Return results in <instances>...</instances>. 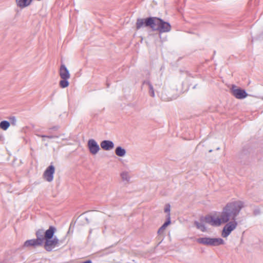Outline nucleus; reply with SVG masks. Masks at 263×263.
I'll return each mask as SVG.
<instances>
[{"mask_svg":"<svg viewBox=\"0 0 263 263\" xmlns=\"http://www.w3.org/2000/svg\"><path fill=\"white\" fill-rule=\"evenodd\" d=\"M243 207V203L241 201L229 202L223 208L219 217L215 218L213 216L207 215L202 216L201 220L213 227H219L223 223H226L221 232V236L226 238L236 229L237 226V217Z\"/></svg>","mask_w":263,"mask_h":263,"instance_id":"1","label":"nucleus"},{"mask_svg":"<svg viewBox=\"0 0 263 263\" xmlns=\"http://www.w3.org/2000/svg\"><path fill=\"white\" fill-rule=\"evenodd\" d=\"M56 231V228L52 226L46 230V239L43 245L45 250L48 252L52 251L55 247H59L63 243L62 240L59 239L57 236L54 237Z\"/></svg>","mask_w":263,"mask_h":263,"instance_id":"2","label":"nucleus"},{"mask_svg":"<svg viewBox=\"0 0 263 263\" xmlns=\"http://www.w3.org/2000/svg\"><path fill=\"white\" fill-rule=\"evenodd\" d=\"M197 243L205 246L217 247L224 243L221 238H211L208 237H199L196 239Z\"/></svg>","mask_w":263,"mask_h":263,"instance_id":"3","label":"nucleus"},{"mask_svg":"<svg viewBox=\"0 0 263 263\" xmlns=\"http://www.w3.org/2000/svg\"><path fill=\"white\" fill-rule=\"evenodd\" d=\"M155 25L153 31H158L160 33L168 32L171 30V25L161 18L155 17Z\"/></svg>","mask_w":263,"mask_h":263,"instance_id":"4","label":"nucleus"},{"mask_svg":"<svg viewBox=\"0 0 263 263\" xmlns=\"http://www.w3.org/2000/svg\"><path fill=\"white\" fill-rule=\"evenodd\" d=\"M155 17H148L145 18H138L136 23V27L139 30L143 27H149L152 30L155 25Z\"/></svg>","mask_w":263,"mask_h":263,"instance_id":"5","label":"nucleus"},{"mask_svg":"<svg viewBox=\"0 0 263 263\" xmlns=\"http://www.w3.org/2000/svg\"><path fill=\"white\" fill-rule=\"evenodd\" d=\"M232 95L238 99H243L247 97V91L240 87L233 85L230 89Z\"/></svg>","mask_w":263,"mask_h":263,"instance_id":"6","label":"nucleus"},{"mask_svg":"<svg viewBox=\"0 0 263 263\" xmlns=\"http://www.w3.org/2000/svg\"><path fill=\"white\" fill-rule=\"evenodd\" d=\"M236 161L241 165H245L247 162V147L243 145L236 157Z\"/></svg>","mask_w":263,"mask_h":263,"instance_id":"7","label":"nucleus"},{"mask_svg":"<svg viewBox=\"0 0 263 263\" xmlns=\"http://www.w3.org/2000/svg\"><path fill=\"white\" fill-rule=\"evenodd\" d=\"M55 167L52 163L48 166L43 174L44 178L48 182H51L53 179Z\"/></svg>","mask_w":263,"mask_h":263,"instance_id":"8","label":"nucleus"},{"mask_svg":"<svg viewBox=\"0 0 263 263\" xmlns=\"http://www.w3.org/2000/svg\"><path fill=\"white\" fill-rule=\"evenodd\" d=\"M87 146L90 153L92 155L97 154L100 150L99 144L95 140L91 139H89L87 143Z\"/></svg>","mask_w":263,"mask_h":263,"instance_id":"9","label":"nucleus"},{"mask_svg":"<svg viewBox=\"0 0 263 263\" xmlns=\"http://www.w3.org/2000/svg\"><path fill=\"white\" fill-rule=\"evenodd\" d=\"M46 231H44L43 229L37 230L35 232L36 238L35 239L42 246L46 239Z\"/></svg>","mask_w":263,"mask_h":263,"instance_id":"10","label":"nucleus"},{"mask_svg":"<svg viewBox=\"0 0 263 263\" xmlns=\"http://www.w3.org/2000/svg\"><path fill=\"white\" fill-rule=\"evenodd\" d=\"M41 246H42V245L35 239H31L25 241L23 247L28 248H36Z\"/></svg>","mask_w":263,"mask_h":263,"instance_id":"11","label":"nucleus"},{"mask_svg":"<svg viewBox=\"0 0 263 263\" xmlns=\"http://www.w3.org/2000/svg\"><path fill=\"white\" fill-rule=\"evenodd\" d=\"M101 147L105 151H110L114 148V143L112 141L104 140L100 143Z\"/></svg>","mask_w":263,"mask_h":263,"instance_id":"12","label":"nucleus"},{"mask_svg":"<svg viewBox=\"0 0 263 263\" xmlns=\"http://www.w3.org/2000/svg\"><path fill=\"white\" fill-rule=\"evenodd\" d=\"M59 75L61 78H70V74L65 64H62L59 69Z\"/></svg>","mask_w":263,"mask_h":263,"instance_id":"13","label":"nucleus"},{"mask_svg":"<svg viewBox=\"0 0 263 263\" xmlns=\"http://www.w3.org/2000/svg\"><path fill=\"white\" fill-rule=\"evenodd\" d=\"M166 217V220L158 230V234H159L163 233L166 228L171 223L170 214L167 215Z\"/></svg>","mask_w":263,"mask_h":263,"instance_id":"14","label":"nucleus"},{"mask_svg":"<svg viewBox=\"0 0 263 263\" xmlns=\"http://www.w3.org/2000/svg\"><path fill=\"white\" fill-rule=\"evenodd\" d=\"M32 0H16V2L18 7L21 8H24L29 6Z\"/></svg>","mask_w":263,"mask_h":263,"instance_id":"15","label":"nucleus"},{"mask_svg":"<svg viewBox=\"0 0 263 263\" xmlns=\"http://www.w3.org/2000/svg\"><path fill=\"white\" fill-rule=\"evenodd\" d=\"M143 85H147L148 86V91L149 95L152 97H155V91L152 83L148 80H145L143 82Z\"/></svg>","mask_w":263,"mask_h":263,"instance_id":"16","label":"nucleus"},{"mask_svg":"<svg viewBox=\"0 0 263 263\" xmlns=\"http://www.w3.org/2000/svg\"><path fill=\"white\" fill-rule=\"evenodd\" d=\"M202 217H201L200 218V222H198L197 221H195L194 222V224L196 226V227H197V228L199 230H200L201 231L204 232H205L206 230V228L204 225V224L203 223L204 222H205V221H202L201 220V218Z\"/></svg>","mask_w":263,"mask_h":263,"instance_id":"17","label":"nucleus"},{"mask_svg":"<svg viewBox=\"0 0 263 263\" xmlns=\"http://www.w3.org/2000/svg\"><path fill=\"white\" fill-rule=\"evenodd\" d=\"M115 154L119 157H123L126 154V150L122 147L118 146L115 149Z\"/></svg>","mask_w":263,"mask_h":263,"instance_id":"18","label":"nucleus"},{"mask_svg":"<svg viewBox=\"0 0 263 263\" xmlns=\"http://www.w3.org/2000/svg\"><path fill=\"white\" fill-rule=\"evenodd\" d=\"M62 80L59 82L60 86L62 88H65L68 87L69 85V83L68 80L69 78H61Z\"/></svg>","mask_w":263,"mask_h":263,"instance_id":"19","label":"nucleus"},{"mask_svg":"<svg viewBox=\"0 0 263 263\" xmlns=\"http://www.w3.org/2000/svg\"><path fill=\"white\" fill-rule=\"evenodd\" d=\"M10 125V122L6 120H3L0 122V128L4 130H6Z\"/></svg>","mask_w":263,"mask_h":263,"instance_id":"20","label":"nucleus"},{"mask_svg":"<svg viewBox=\"0 0 263 263\" xmlns=\"http://www.w3.org/2000/svg\"><path fill=\"white\" fill-rule=\"evenodd\" d=\"M34 134L35 135H36L37 136L39 137H42L43 138H48L49 139H53V138H59V136H53V135H39L38 134H37L36 133V130H34ZM43 141H44V139H43L42 140Z\"/></svg>","mask_w":263,"mask_h":263,"instance_id":"21","label":"nucleus"},{"mask_svg":"<svg viewBox=\"0 0 263 263\" xmlns=\"http://www.w3.org/2000/svg\"><path fill=\"white\" fill-rule=\"evenodd\" d=\"M121 177L123 180L128 181L129 177L128 174L126 172H123L121 174Z\"/></svg>","mask_w":263,"mask_h":263,"instance_id":"22","label":"nucleus"},{"mask_svg":"<svg viewBox=\"0 0 263 263\" xmlns=\"http://www.w3.org/2000/svg\"><path fill=\"white\" fill-rule=\"evenodd\" d=\"M171 206L169 204H166L164 208V212L167 213V215L170 214Z\"/></svg>","mask_w":263,"mask_h":263,"instance_id":"23","label":"nucleus"},{"mask_svg":"<svg viewBox=\"0 0 263 263\" xmlns=\"http://www.w3.org/2000/svg\"><path fill=\"white\" fill-rule=\"evenodd\" d=\"M10 122L13 125H15L16 124V120L14 116H12L9 118Z\"/></svg>","mask_w":263,"mask_h":263,"instance_id":"24","label":"nucleus"},{"mask_svg":"<svg viewBox=\"0 0 263 263\" xmlns=\"http://www.w3.org/2000/svg\"><path fill=\"white\" fill-rule=\"evenodd\" d=\"M50 129H52V130H56L58 129V126H53V127H51Z\"/></svg>","mask_w":263,"mask_h":263,"instance_id":"25","label":"nucleus"},{"mask_svg":"<svg viewBox=\"0 0 263 263\" xmlns=\"http://www.w3.org/2000/svg\"><path fill=\"white\" fill-rule=\"evenodd\" d=\"M106 85H107V87H109V84L108 83V82L107 81V83H106Z\"/></svg>","mask_w":263,"mask_h":263,"instance_id":"26","label":"nucleus"},{"mask_svg":"<svg viewBox=\"0 0 263 263\" xmlns=\"http://www.w3.org/2000/svg\"><path fill=\"white\" fill-rule=\"evenodd\" d=\"M197 86V84L195 85L193 87V89H195V88H196Z\"/></svg>","mask_w":263,"mask_h":263,"instance_id":"27","label":"nucleus"},{"mask_svg":"<svg viewBox=\"0 0 263 263\" xmlns=\"http://www.w3.org/2000/svg\"><path fill=\"white\" fill-rule=\"evenodd\" d=\"M212 152V149L209 150V152H210V153H211V152Z\"/></svg>","mask_w":263,"mask_h":263,"instance_id":"28","label":"nucleus"},{"mask_svg":"<svg viewBox=\"0 0 263 263\" xmlns=\"http://www.w3.org/2000/svg\"><path fill=\"white\" fill-rule=\"evenodd\" d=\"M259 213V212H257V213H255V215H256V214H257V213Z\"/></svg>","mask_w":263,"mask_h":263,"instance_id":"29","label":"nucleus"}]
</instances>
